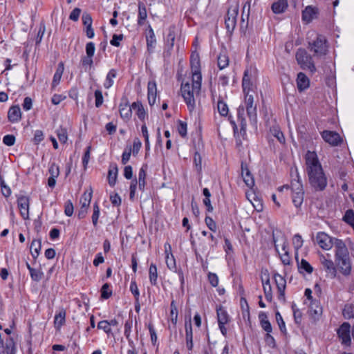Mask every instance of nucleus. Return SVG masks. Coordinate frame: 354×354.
Instances as JSON below:
<instances>
[{
    "label": "nucleus",
    "mask_w": 354,
    "mask_h": 354,
    "mask_svg": "<svg viewBox=\"0 0 354 354\" xmlns=\"http://www.w3.org/2000/svg\"><path fill=\"white\" fill-rule=\"evenodd\" d=\"M201 82L200 76L196 75L194 78H192V84L186 82L181 84L180 91L182 96L190 111L194 110L196 106L195 98L200 93Z\"/></svg>",
    "instance_id": "1"
},
{
    "label": "nucleus",
    "mask_w": 354,
    "mask_h": 354,
    "mask_svg": "<svg viewBox=\"0 0 354 354\" xmlns=\"http://www.w3.org/2000/svg\"><path fill=\"white\" fill-rule=\"evenodd\" d=\"M335 261L336 268L344 275H348L351 270V264L347 247L342 241H336L335 243Z\"/></svg>",
    "instance_id": "2"
},
{
    "label": "nucleus",
    "mask_w": 354,
    "mask_h": 354,
    "mask_svg": "<svg viewBox=\"0 0 354 354\" xmlns=\"http://www.w3.org/2000/svg\"><path fill=\"white\" fill-rule=\"evenodd\" d=\"M308 49L313 52L314 56L322 57L326 55L328 52V45L326 37L317 34L315 31L308 33Z\"/></svg>",
    "instance_id": "3"
},
{
    "label": "nucleus",
    "mask_w": 354,
    "mask_h": 354,
    "mask_svg": "<svg viewBox=\"0 0 354 354\" xmlns=\"http://www.w3.org/2000/svg\"><path fill=\"white\" fill-rule=\"evenodd\" d=\"M308 177H324L322 167L315 151H308L305 156Z\"/></svg>",
    "instance_id": "4"
},
{
    "label": "nucleus",
    "mask_w": 354,
    "mask_h": 354,
    "mask_svg": "<svg viewBox=\"0 0 354 354\" xmlns=\"http://www.w3.org/2000/svg\"><path fill=\"white\" fill-rule=\"evenodd\" d=\"M297 64L303 70H308L312 74L316 71L313 57L304 48H299L295 55Z\"/></svg>",
    "instance_id": "5"
},
{
    "label": "nucleus",
    "mask_w": 354,
    "mask_h": 354,
    "mask_svg": "<svg viewBox=\"0 0 354 354\" xmlns=\"http://www.w3.org/2000/svg\"><path fill=\"white\" fill-rule=\"evenodd\" d=\"M257 70L254 66L248 67L243 74L242 80V87L244 94L252 92V86L257 78Z\"/></svg>",
    "instance_id": "6"
},
{
    "label": "nucleus",
    "mask_w": 354,
    "mask_h": 354,
    "mask_svg": "<svg viewBox=\"0 0 354 354\" xmlns=\"http://www.w3.org/2000/svg\"><path fill=\"white\" fill-rule=\"evenodd\" d=\"M292 190V203L296 207H299L304 201V192L301 178H294L291 182Z\"/></svg>",
    "instance_id": "7"
},
{
    "label": "nucleus",
    "mask_w": 354,
    "mask_h": 354,
    "mask_svg": "<svg viewBox=\"0 0 354 354\" xmlns=\"http://www.w3.org/2000/svg\"><path fill=\"white\" fill-rule=\"evenodd\" d=\"M245 95V105L247 111V115L250 119L251 124L254 128H257V104H254V97L251 93Z\"/></svg>",
    "instance_id": "8"
},
{
    "label": "nucleus",
    "mask_w": 354,
    "mask_h": 354,
    "mask_svg": "<svg viewBox=\"0 0 354 354\" xmlns=\"http://www.w3.org/2000/svg\"><path fill=\"white\" fill-rule=\"evenodd\" d=\"M239 13L238 6H231L229 7L227 15L225 18V24L227 30L229 32H232L236 24V17Z\"/></svg>",
    "instance_id": "9"
},
{
    "label": "nucleus",
    "mask_w": 354,
    "mask_h": 354,
    "mask_svg": "<svg viewBox=\"0 0 354 354\" xmlns=\"http://www.w3.org/2000/svg\"><path fill=\"white\" fill-rule=\"evenodd\" d=\"M317 243L320 248L324 250H328L333 246L335 247L336 241H342L341 239L332 238L325 232H318L316 236Z\"/></svg>",
    "instance_id": "10"
},
{
    "label": "nucleus",
    "mask_w": 354,
    "mask_h": 354,
    "mask_svg": "<svg viewBox=\"0 0 354 354\" xmlns=\"http://www.w3.org/2000/svg\"><path fill=\"white\" fill-rule=\"evenodd\" d=\"M351 325L348 322H344L337 330L338 337L342 341V344L345 346H350L351 339Z\"/></svg>",
    "instance_id": "11"
},
{
    "label": "nucleus",
    "mask_w": 354,
    "mask_h": 354,
    "mask_svg": "<svg viewBox=\"0 0 354 354\" xmlns=\"http://www.w3.org/2000/svg\"><path fill=\"white\" fill-rule=\"evenodd\" d=\"M322 137L326 142L332 146H337L342 142L340 136L335 131L325 130L322 133Z\"/></svg>",
    "instance_id": "12"
},
{
    "label": "nucleus",
    "mask_w": 354,
    "mask_h": 354,
    "mask_svg": "<svg viewBox=\"0 0 354 354\" xmlns=\"http://www.w3.org/2000/svg\"><path fill=\"white\" fill-rule=\"evenodd\" d=\"M17 204L22 218L25 220L28 219L29 218V198L21 196L18 198Z\"/></svg>",
    "instance_id": "13"
},
{
    "label": "nucleus",
    "mask_w": 354,
    "mask_h": 354,
    "mask_svg": "<svg viewBox=\"0 0 354 354\" xmlns=\"http://www.w3.org/2000/svg\"><path fill=\"white\" fill-rule=\"evenodd\" d=\"M321 263L323 266L324 269L326 272L327 274L330 278H335L337 274L336 265L330 259H327L325 257H322Z\"/></svg>",
    "instance_id": "14"
},
{
    "label": "nucleus",
    "mask_w": 354,
    "mask_h": 354,
    "mask_svg": "<svg viewBox=\"0 0 354 354\" xmlns=\"http://www.w3.org/2000/svg\"><path fill=\"white\" fill-rule=\"evenodd\" d=\"M309 314L310 317L315 322L318 320L322 315V307L318 301H312L309 307Z\"/></svg>",
    "instance_id": "15"
},
{
    "label": "nucleus",
    "mask_w": 354,
    "mask_h": 354,
    "mask_svg": "<svg viewBox=\"0 0 354 354\" xmlns=\"http://www.w3.org/2000/svg\"><path fill=\"white\" fill-rule=\"evenodd\" d=\"M146 185L145 178H138V181L137 178H134L130 185V195L129 198L131 200H133L135 196L136 191L137 189V186L138 185V188L140 191H144L145 187Z\"/></svg>",
    "instance_id": "16"
},
{
    "label": "nucleus",
    "mask_w": 354,
    "mask_h": 354,
    "mask_svg": "<svg viewBox=\"0 0 354 354\" xmlns=\"http://www.w3.org/2000/svg\"><path fill=\"white\" fill-rule=\"evenodd\" d=\"M190 64L192 73V78H194L196 75H198L200 76V80H202V75L200 71V59L197 54H192L191 55Z\"/></svg>",
    "instance_id": "17"
},
{
    "label": "nucleus",
    "mask_w": 354,
    "mask_h": 354,
    "mask_svg": "<svg viewBox=\"0 0 354 354\" xmlns=\"http://www.w3.org/2000/svg\"><path fill=\"white\" fill-rule=\"evenodd\" d=\"M274 279L279 293V297H284L286 281L284 277L278 273L274 274Z\"/></svg>",
    "instance_id": "18"
},
{
    "label": "nucleus",
    "mask_w": 354,
    "mask_h": 354,
    "mask_svg": "<svg viewBox=\"0 0 354 354\" xmlns=\"http://www.w3.org/2000/svg\"><path fill=\"white\" fill-rule=\"evenodd\" d=\"M21 109L18 105L12 106L8 113V120L11 122H17L21 120Z\"/></svg>",
    "instance_id": "19"
},
{
    "label": "nucleus",
    "mask_w": 354,
    "mask_h": 354,
    "mask_svg": "<svg viewBox=\"0 0 354 354\" xmlns=\"http://www.w3.org/2000/svg\"><path fill=\"white\" fill-rule=\"evenodd\" d=\"M297 88L299 91H303L310 85V80L308 77L302 72L297 74Z\"/></svg>",
    "instance_id": "20"
},
{
    "label": "nucleus",
    "mask_w": 354,
    "mask_h": 354,
    "mask_svg": "<svg viewBox=\"0 0 354 354\" xmlns=\"http://www.w3.org/2000/svg\"><path fill=\"white\" fill-rule=\"evenodd\" d=\"M175 29V26H170L169 28V32L166 39V48H167V53L168 55H170V51L171 50L174 45V41L176 37Z\"/></svg>",
    "instance_id": "21"
},
{
    "label": "nucleus",
    "mask_w": 354,
    "mask_h": 354,
    "mask_svg": "<svg viewBox=\"0 0 354 354\" xmlns=\"http://www.w3.org/2000/svg\"><path fill=\"white\" fill-rule=\"evenodd\" d=\"M295 259L300 273H303L304 271L308 274L313 272V268L306 260L302 259L300 262L299 261L298 254L297 252H295Z\"/></svg>",
    "instance_id": "22"
},
{
    "label": "nucleus",
    "mask_w": 354,
    "mask_h": 354,
    "mask_svg": "<svg viewBox=\"0 0 354 354\" xmlns=\"http://www.w3.org/2000/svg\"><path fill=\"white\" fill-rule=\"evenodd\" d=\"M2 354H15V344L12 338H7L3 347H0Z\"/></svg>",
    "instance_id": "23"
},
{
    "label": "nucleus",
    "mask_w": 354,
    "mask_h": 354,
    "mask_svg": "<svg viewBox=\"0 0 354 354\" xmlns=\"http://www.w3.org/2000/svg\"><path fill=\"white\" fill-rule=\"evenodd\" d=\"M92 196L93 189L91 187H90L88 189L86 190L84 192V194L82 195L80 198V203L82 207L88 208L91 201Z\"/></svg>",
    "instance_id": "24"
},
{
    "label": "nucleus",
    "mask_w": 354,
    "mask_h": 354,
    "mask_svg": "<svg viewBox=\"0 0 354 354\" xmlns=\"http://www.w3.org/2000/svg\"><path fill=\"white\" fill-rule=\"evenodd\" d=\"M131 105L129 106L127 103L120 105V117L126 121H128L131 118L132 115Z\"/></svg>",
    "instance_id": "25"
},
{
    "label": "nucleus",
    "mask_w": 354,
    "mask_h": 354,
    "mask_svg": "<svg viewBox=\"0 0 354 354\" xmlns=\"http://www.w3.org/2000/svg\"><path fill=\"white\" fill-rule=\"evenodd\" d=\"M156 84L155 82L148 83V101L151 106L154 104L156 98Z\"/></svg>",
    "instance_id": "26"
},
{
    "label": "nucleus",
    "mask_w": 354,
    "mask_h": 354,
    "mask_svg": "<svg viewBox=\"0 0 354 354\" xmlns=\"http://www.w3.org/2000/svg\"><path fill=\"white\" fill-rule=\"evenodd\" d=\"M64 64L62 62L59 63L56 72L53 76V80L52 82V89H54L59 84L62 74L64 73Z\"/></svg>",
    "instance_id": "27"
},
{
    "label": "nucleus",
    "mask_w": 354,
    "mask_h": 354,
    "mask_svg": "<svg viewBox=\"0 0 354 354\" xmlns=\"http://www.w3.org/2000/svg\"><path fill=\"white\" fill-rule=\"evenodd\" d=\"M327 178H309L310 185L315 190H323L327 185Z\"/></svg>",
    "instance_id": "28"
},
{
    "label": "nucleus",
    "mask_w": 354,
    "mask_h": 354,
    "mask_svg": "<svg viewBox=\"0 0 354 354\" xmlns=\"http://www.w3.org/2000/svg\"><path fill=\"white\" fill-rule=\"evenodd\" d=\"M287 8L288 2L286 0H278L272 5V10L275 14L283 12Z\"/></svg>",
    "instance_id": "29"
},
{
    "label": "nucleus",
    "mask_w": 354,
    "mask_h": 354,
    "mask_svg": "<svg viewBox=\"0 0 354 354\" xmlns=\"http://www.w3.org/2000/svg\"><path fill=\"white\" fill-rule=\"evenodd\" d=\"M288 242L286 238H283L282 250L284 252L283 254H279L281 260L284 265H290V257L288 251Z\"/></svg>",
    "instance_id": "30"
},
{
    "label": "nucleus",
    "mask_w": 354,
    "mask_h": 354,
    "mask_svg": "<svg viewBox=\"0 0 354 354\" xmlns=\"http://www.w3.org/2000/svg\"><path fill=\"white\" fill-rule=\"evenodd\" d=\"M41 248V239H34L32 241L30 247V253L34 259H35L38 257Z\"/></svg>",
    "instance_id": "31"
},
{
    "label": "nucleus",
    "mask_w": 354,
    "mask_h": 354,
    "mask_svg": "<svg viewBox=\"0 0 354 354\" xmlns=\"http://www.w3.org/2000/svg\"><path fill=\"white\" fill-rule=\"evenodd\" d=\"M259 318L260 319L261 326L263 330L267 333H271L272 328L270 322L268 319L267 315L265 313L261 312L259 315Z\"/></svg>",
    "instance_id": "32"
},
{
    "label": "nucleus",
    "mask_w": 354,
    "mask_h": 354,
    "mask_svg": "<svg viewBox=\"0 0 354 354\" xmlns=\"http://www.w3.org/2000/svg\"><path fill=\"white\" fill-rule=\"evenodd\" d=\"M147 17V13L146 7L143 3L139 2L138 24L140 26H142L145 24Z\"/></svg>",
    "instance_id": "33"
},
{
    "label": "nucleus",
    "mask_w": 354,
    "mask_h": 354,
    "mask_svg": "<svg viewBox=\"0 0 354 354\" xmlns=\"http://www.w3.org/2000/svg\"><path fill=\"white\" fill-rule=\"evenodd\" d=\"M315 15V9L312 6H307L302 12V19L308 23L313 20Z\"/></svg>",
    "instance_id": "34"
},
{
    "label": "nucleus",
    "mask_w": 354,
    "mask_h": 354,
    "mask_svg": "<svg viewBox=\"0 0 354 354\" xmlns=\"http://www.w3.org/2000/svg\"><path fill=\"white\" fill-rule=\"evenodd\" d=\"M131 107L133 110L136 111V115H138V118L141 120H144L146 117V112L145 110L140 102H136L132 103Z\"/></svg>",
    "instance_id": "35"
},
{
    "label": "nucleus",
    "mask_w": 354,
    "mask_h": 354,
    "mask_svg": "<svg viewBox=\"0 0 354 354\" xmlns=\"http://www.w3.org/2000/svg\"><path fill=\"white\" fill-rule=\"evenodd\" d=\"M66 311L64 309L59 310V312L55 315L54 319L55 327L59 330L61 326L65 323Z\"/></svg>",
    "instance_id": "36"
},
{
    "label": "nucleus",
    "mask_w": 354,
    "mask_h": 354,
    "mask_svg": "<svg viewBox=\"0 0 354 354\" xmlns=\"http://www.w3.org/2000/svg\"><path fill=\"white\" fill-rule=\"evenodd\" d=\"M245 108L244 106H239L238 109V120L240 122L241 133L245 134L246 130V120L243 117Z\"/></svg>",
    "instance_id": "37"
},
{
    "label": "nucleus",
    "mask_w": 354,
    "mask_h": 354,
    "mask_svg": "<svg viewBox=\"0 0 354 354\" xmlns=\"http://www.w3.org/2000/svg\"><path fill=\"white\" fill-rule=\"evenodd\" d=\"M149 281L151 285H157L158 272L157 268L154 263H151L149 269Z\"/></svg>",
    "instance_id": "38"
},
{
    "label": "nucleus",
    "mask_w": 354,
    "mask_h": 354,
    "mask_svg": "<svg viewBox=\"0 0 354 354\" xmlns=\"http://www.w3.org/2000/svg\"><path fill=\"white\" fill-rule=\"evenodd\" d=\"M216 311L218 324H226L229 322L227 313L221 307L217 309Z\"/></svg>",
    "instance_id": "39"
},
{
    "label": "nucleus",
    "mask_w": 354,
    "mask_h": 354,
    "mask_svg": "<svg viewBox=\"0 0 354 354\" xmlns=\"http://www.w3.org/2000/svg\"><path fill=\"white\" fill-rule=\"evenodd\" d=\"M342 315L347 319L354 318V305L351 304H346L342 310Z\"/></svg>",
    "instance_id": "40"
},
{
    "label": "nucleus",
    "mask_w": 354,
    "mask_h": 354,
    "mask_svg": "<svg viewBox=\"0 0 354 354\" xmlns=\"http://www.w3.org/2000/svg\"><path fill=\"white\" fill-rule=\"evenodd\" d=\"M116 71L115 69H111L108 73L105 82L104 83V86L105 88H109L113 84V79L116 77Z\"/></svg>",
    "instance_id": "41"
},
{
    "label": "nucleus",
    "mask_w": 354,
    "mask_h": 354,
    "mask_svg": "<svg viewBox=\"0 0 354 354\" xmlns=\"http://www.w3.org/2000/svg\"><path fill=\"white\" fill-rule=\"evenodd\" d=\"M229 65V58L225 53H221L218 57V66L223 69Z\"/></svg>",
    "instance_id": "42"
},
{
    "label": "nucleus",
    "mask_w": 354,
    "mask_h": 354,
    "mask_svg": "<svg viewBox=\"0 0 354 354\" xmlns=\"http://www.w3.org/2000/svg\"><path fill=\"white\" fill-rule=\"evenodd\" d=\"M156 42V37L153 30L151 26H149L148 35L147 36V44L148 48H153Z\"/></svg>",
    "instance_id": "43"
},
{
    "label": "nucleus",
    "mask_w": 354,
    "mask_h": 354,
    "mask_svg": "<svg viewBox=\"0 0 354 354\" xmlns=\"http://www.w3.org/2000/svg\"><path fill=\"white\" fill-rule=\"evenodd\" d=\"M217 109L221 115L227 116L228 113V106L222 100H218L217 103Z\"/></svg>",
    "instance_id": "44"
},
{
    "label": "nucleus",
    "mask_w": 354,
    "mask_h": 354,
    "mask_svg": "<svg viewBox=\"0 0 354 354\" xmlns=\"http://www.w3.org/2000/svg\"><path fill=\"white\" fill-rule=\"evenodd\" d=\"M110 286L109 283H104L101 288V297L104 299H109L111 295L112 291L109 289Z\"/></svg>",
    "instance_id": "45"
},
{
    "label": "nucleus",
    "mask_w": 354,
    "mask_h": 354,
    "mask_svg": "<svg viewBox=\"0 0 354 354\" xmlns=\"http://www.w3.org/2000/svg\"><path fill=\"white\" fill-rule=\"evenodd\" d=\"M292 244L296 250V252L297 253L298 250L303 245V239L301 236L299 234H295L292 239Z\"/></svg>",
    "instance_id": "46"
},
{
    "label": "nucleus",
    "mask_w": 354,
    "mask_h": 354,
    "mask_svg": "<svg viewBox=\"0 0 354 354\" xmlns=\"http://www.w3.org/2000/svg\"><path fill=\"white\" fill-rule=\"evenodd\" d=\"M100 216V207L97 203L93 204V213L92 215V223L94 226H97Z\"/></svg>",
    "instance_id": "47"
},
{
    "label": "nucleus",
    "mask_w": 354,
    "mask_h": 354,
    "mask_svg": "<svg viewBox=\"0 0 354 354\" xmlns=\"http://www.w3.org/2000/svg\"><path fill=\"white\" fill-rule=\"evenodd\" d=\"M185 338L186 339L193 338V330H192L191 319H189L188 321H185Z\"/></svg>",
    "instance_id": "48"
},
{
    "label": "nucleus",
    "mask_w": 354,
    "mask_h": 354,
    "mask_svg": "<svg viewBox=\"0 0 354 354\" xmlns=\"http://www.w3.org/2000/svg\"><path fill=\"white\" fill-rule=\"evenodd\" d=\"M130 291L134 296L135 300L139 299L140 292L136 281H131L130 284Z\"/></svg>",
    "instance_id": "49"
},
{
    "label": "nucleus",
    "mask_w": 354,
    "mask_h": 354,
    "mask_svg": "<svg viewBox=\"0 0 354 354\" xmlns=\"http://www.w3.org/2000/svg\"><path fill=\"white\" fill-rule=\"evenodd\" d=\"M0 186L1 188V193L5 197H8L11 194V190L9 187H8L4 180L3 178H0Z\"/></svg>",
    "instance_id": "50"
},
{
    "label": "nucleus",
    "mask_w": 354,
    "mask_h": 354,
    "mask_svg": "<svg viewBox=\"0 0 354 354\" xmlns=\"http://www.w3.org/2000/svg\"><path fill=\"white\" fill-rule=\"evenodd\" d=\"M74 207L71 201H67L64 205V213L67 216H71L73 214Z\"/></svg>",
    "instance_id": "51"
},
{
    "label": "nucleus",
    "mask_w": 354,
    "mask_h": 354,
    "mask_svg": "<svg viewBox=\"0 0 354 354\" xmlns=\"http://www.w3.org/2000/svg\"><path fill=\"white\" fill-rule=\"evenodd\" d=\"M98 329L103 330L106 333L109 334L111 333V328L109 327L108 321H100L97 324Z\"/></svg>",
    "instance_id": "52"
},
{
    "label": "nucleus",
    "mask_w": 354,
    "mask_h": 354,
    "mask_svg": "<svg viewBox=\"0 0 354 354\" xmlns=\"http://www.w3.org/2000/svg\"><path fill=\"white\" fill-rule=\"evenodd\" d=\"M44 133L41 130H37L35 133L32 142L35 145H39L44 140Z\"/></svg>",
    "instance_id": "53"
},
{
    "label": "nucleus",
    "mask_w": 354,
    "mask_h": 354,
    "mask_svg": "<svg viewBox=\"0 0 354 354\" xmlns=\"http://www.w3.org/2000/svg\"><path fill=\"white\" fill-rule=\"evenodd\" d=\"M131 153V147H127L122 155V163L126 165L129 160Z\"/></svg>",
    "instance_id": "54"
},
{
    "label": "nucleus",
    "mask_w": 354,
    "mask_h": 354,
    "mask_svg": "<svg viewBox=\"0 0 354 354\" xmlns=\"http://www.w3.org/2000/svg\"><path fill=\"white\" fill-rule=\"evenodd\" d=\"M133 326V320L129 319L126 321L124 324V335L127 337V339H129L131 332V328Z\"/></svg>",
    "instance_id": "55"
},
{
    "label": "nucleus",
    "mask_w": 354,
    "mask_h": 354,
    "mask_svg": "<svg viewBox=\"0 0 354 354\" xmlns=\"http://www.w3.org/2000/svg\"><path fill=\"white\" fill-rule=\"evenodd\" d=\"M30 276L32 280L39 281L41 279L43 273L37 268L30 269Z\"/></svg>",
    "instance_id": "56"
},
{
    "label": "nucleus",
    "mask_w": 354,
    "mask_h": 354,
    "mask_svg": "<svg viewBox=\"0 0 354 354\" xmlns=\"http://www.w3.org/2000/svg\"><path fill=\"white\" fill-rule=\"evenodd\" d=\"M275 316H276V320L277 322V324L279 325L280 330L282 333L286 332L285 322H283V318H282L281 314L279 312H277Z\"/></svg>",
    "instance_id": "57"
},
{
    "label": "nucleus",
    "mask_w": 354,
    "mask_h": 354,
    "mask_svg": "<svg viewBox=\"0 0 354 354\" xmlns=\"http://www.w3.org/2000/svg\"><path fill=\"white\" fill-rule=\"evenodd\" d=\"M3 142L7 146H12L15 142V137L13 135H6L3 138Z\"/></svg>",
    "instance_id": "58"
},
{
    "label": "nucleus",
    "mask_w": 354,
    "mask_h": 354,
    "mask_svg": "<svg viewBox=\"0 0 354 354\" xmlns=\"http://www.w3.org/2000/svg\"><path fill=\"white\" fill-rule=\"evenodd\" d=\"M118 172V168L115 163H111L109 168L108 176L107 177H117Z\"/></svg>",
    "instance_id": "59"
},
{
    "label": "nucleus",
    "mask_w": 354,
    "mask_h": 354,
    "mask_svg": "<svg viewBox=\"0 0 354 354\" xmlns=\"http://www.w3.org/2000/svg\"><path fill=\"white\" fill-rule=\"evenodd\" d=\"M205 221L207 226L211 231H212V232L216 231V224L215 221L211 217L206 216Z\"/></svg>",
    "instance_id": "60"
},
{
    "label": "nucleus",
    "mask_w": 354,
    "mask_h": 354,
    "mask_svg": "<svg viewBox=\"0 0 354 354\" xmlns=\"http://www.w3.org/2000/svg\"><path fill=\"white\" fill-rule=\"evenodd\" d=\"M95 106L100 107L103 103V96L102 93L100 90H96L95 91Z\"/></svg>",
    "instance_id": "61"
},
{
    "label": "nucleus",
    "mask_w": 354,
    "mask_h": 354,
    "mask_svg": "<svg viewBox=\"0 0 354 354\" xmlns=\"http://www.w3.org/2000/svg\"><path fill=\"white\" fill-rule=\"evenodd\" d=\"M110 201L114 206H119L121 204L120 196L117 193H112L110 195Z\"/></svg>",
    "instance_id": "62"
},
{
    "label": "nucleus",
    "mask_w": 354,
    "mask_h": 354,
    "mask_svg": "<svg viewBox=\"0 0 354 354\" xmlns=\"http://www.w3.org/2000/svg\"><path fill=\"white\" fill-rule=\"evenodd\" d=\"M178 131L182 137H185L187 135V123L180 120Z\"/></svg>",
    "instance_id": "63"
},
{
    "label": "nucleus",
    "mask_w": 354,
    "mask_h": 354,
    "mask_svg": "<svg viewBox=\"0 0 354 354\" xmlns=\"http://www.w3.org/2000/svg\"><path fill=\"white\" fill-rule=\"evenodd\" d=\"M272 132H273L274 136L278 140V141L280 143H281V144L285 143V137L283 136V133L281 131H280L279 130H278L277 129H273Z\"/></svg>",
    "instance_id": "64"
}]
</instances>
